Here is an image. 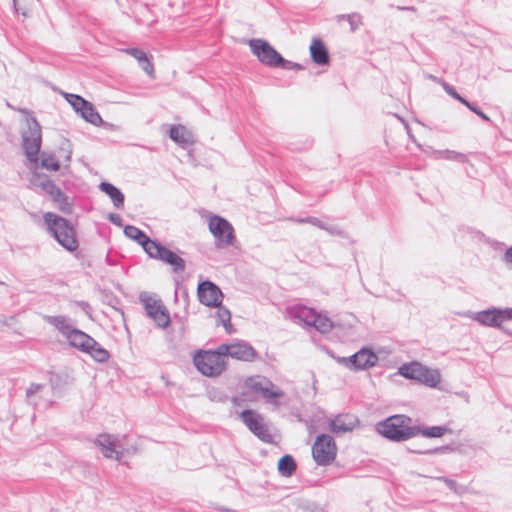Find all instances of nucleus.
I'll return each instance as SVG.
<instances>
[{
	"label": "nucleus",
	"instance_id": "1",
	"mask_svg": "<svg viewBox=\"0 0 512 512\" xmlns=\"http://www.w3.org/2000/svg\"><path fill=\"white\" fill-rule=\"evenodd\" d=\"M375 431L391 442L400 443L416 437L418 426L413 424L411 417L395 414L376 423Z\"/></svg>",
	"mask_w": 512,
	"mask_h": 512
},
{
	"label": "nucleus",
	"instance_id": "2",
	"mask_svg": "<svg viewBox=\"0 0 512 512\" xmlns=\"http://www.w3.org/2000/svg\"><path fill=\"white\" fill-rule=\"evenodd\" d=\"M43 218L47 229L59 245L68 252L78 250L76 229L70 220L52 212H46Z\"/></svg>",
	"mask_w": 512,
	"mask_h": 512
},
{
	"label": "nucleus",
	"instance_id": "3",
	"mask_svg": "<svg viewBox=\"0 0 512 512\" xmlns=\"http://www.w3.org/2000/svg\"><path fill=\"white\" fill-rule=\"evenodd\" d=\"M220 345L216 349H198L193 354L195 368L206 377L214 378L220 376L227 368Z\"/></svg>",
	"mask_w": 512,
	"mask_h": 512
},
{
	"label": "nucleus",
	"instance_id": "4",
	"mask_svg": "<svg viewBox=\"0 0 512 512\" xmlns=\"http://www.w3.org/2000/svg\"><path fill=\"white\" fill-rule=\"evenodd\" d=\"M398 374L430 388L437 387L441 381V375L437 369L429 368L417 361L402 364L398 368Z\"/></svg>",
	"mask_w": 512,
	"mask_h": 512
},
{
	"label": "nucleus",
	"instance_id": "5",
	"mask_svg": "<svg viewBox=\"0 0 512 512\" xmlns=\"http://www.w3.org/2000/svg\"><path fill=\"white\" fill-rule=\"evenodd\" d=\"M28 131L22 134V147L30 162H37L42 145L41 126L35 117L27 119Z\"/></svg>",
	"mask_w": 512,
	"mask_h": 512
},
{
	"label": "nucleus",
	"instance_id": "6",
	"mask_svg": "<svg viewBox=\"0 0 512 512\" xmlns=\"http://www.w3.org/2000/svg\"><path fill=\"white\" fill-rule=\"evenodd\" d=\"M337 446L334 438L326 433L319 434L312 445V456L318 466H328L336 458Z\"/></svg>",
	"mask_w": 512,
	"mask_h": 512
},
{
	"label": "nucleus",
	"instance_id": "7",
	"mask_svg": "<svg viewBox=\"0 0 512 512\" xmlns=\"http://www.w3.org/2000/svg\"><path fill=\"white\" fill-rule=\"evenodd\" d=\"M209 230L215 238V246L224 248L233 245L236 236L232 224L220 215H213L209 219Z\"/></svg>",
	"mask_w": 512,
	"mask_h": 512
},
{
	"label": "nucleus",
	"instance_id": "8",
	"mask_svg": "<svg viewBox=\"0 0 512 512\" xmlns=\"http://www.w3.org/2000/svg\"><path fill=\"white\" fill-rule=\"evenodd\" d=\"M248 46L257 60L267 67L276 68L282 59V55L265 39L252 38Z\"/></svg>",
	"mask_w": 512,
	"mask_h": 512
},
{
	"label": "nucleus",
	"instance_id": "9",
	"mask_svg": "<svg viewBox=\"0 0 512 512\" xmlns=\"http://www.w3.org/2000/svg\"><path fill=\"white\" fill-rule=\"evenodd\" d=\"M140 301L144 306L146 315L151 318L158 328L166 329L171 323L168 309L161 299H154L146 294L140 295Z\"/></svg>",
	"mask_w": 512,
	"mask_h": 512
},
{
	"label": "nucleus",
	"instance_id": "10",
	"mask_svg": "<svg viewBox=\"0 0 512 512\" xmlns=\"http://www.w3.org/2000/svg\"><path fill=\"white\" fill-rule=\"evenodd\" d=\"M270 387H273V383L269 379L251 376L244 381L242 395L260 394L263 398L269 400L280 398L284 395L282 390H272Z\"/></svg>",
	"mask_w": 512,
	"mask_h": 512
},
{
	"label": "nucleus",
	"instance_id": "11",
	"mask_svg": "<svg viewBox=\"0 0 512 512\" xmlns=\"http://www.w3.org/2000/svg\"><path fill=\"white\" fill-rule=\"evenodd\" d=\"M240 418L259 440L267 444L274 442L268 426L264 423L263 417L258 412L252 409H245L240 413Z\"/></svg>",
	"mask_w": 512,
	"mask_h": 512
},
{
	"label": "nucleus",
	"instance_id": "12",
	"mask_svg": "<svg viewBox=\"0 0 512 512\" xmlns=\"http://www.w3.org/2000/svg\"><path fill=\"white\" fill-rule=\"evenodd\" d=\"M147 254L150 258L160 260L171 266L174 273H180L185 270V260L158 240H156Z\"/></svg>",
	"mask_w": 512,
	"mask_h": 512
},
{
	"label": "nucleus",
	"instance_id": "13",
	"mask_svg": "<svg viewBox=\"0 0 512 512\" xmlns=\"http://www.w3.org/2000/svg\"><path fill=\"white\" fill-rule=\"evenodd\" d=\"M220 349L223 351L224 357L229 356L245 362H252L258 356L254 347L243 340L231 344L223 343L220 345Z\"/></svg>",
	"mask_w": 512,
	"mask_h": 512
},
{
	"label": "nucleus",
	"instance_id": "14",
	"mask_svg": "<svg viewBox=\"0 0 512 512\" xmlns=\"http://www.w3.org/2000/svg\"><path fill=\"white\" fill-rule=\"evenodd\" d=\"M197 296L201 304L211 308L219 306L224 297L219 286L208 279L198 284Z\"/></svg>",
	"mask_w": 512,
	"mask_h": 512
},
{
	"label": "nucleus",
	"instance_id": "15",
	"mask_svg": "<svg viewBox=\"0 0 512 512\" xmlns=\"http://www.w3.org/2000/svg\"><path fill=\"white\" fill-rule=\"evenodd\" d=\"M470 317L480 325L492 328H502V323L506 321L504 308L495 306L473 312Z\"/></svg>",
	"mask_w": 512,
	"mask_h": 512
},
{
	"label": "nucleus",
	"instance_id": "16",
	"mask_svg": "<svg viewBox=\"0 0 512 512\" xmlns=\"http://www.w3.org/2000/svg\"><path fill=\"white\" fill-rule=\"evenodd\" d=\"M105 458H115L120 460L122 453L117 451V439L109 433L99 434L93 441Z\"/></svg>",
	"mask_w": 512,
	"mask_h": 512
},
{
	"label": "nucleus",
	"instance_id": "17",
	"mask_svg": "<svg viewBox=\"0 0 512 512\" xmlns=\"http://www.w3.org/2000/svg\"><path fill=\"white\" fill-rule=\"evenodd\" d=\"M65 338L71 347L83 353L89 352L88 349L92 348L93 346L91 345L95 343L93 337L76 327H74Z\"/></svg>",
	"mask_w": 512,
	"mask_h": 512
},
{
	"label": "nucleus",
	"instance_id": "18",
	"mask_svg": "<svg viewBox=\"0 0 512 512\" xmlns=\"http://www.w3.org/2000/svg\"><path fill=\"white\" fill-rule=\"evenodd\" d=\"M359 420L349 414H339L329 421V429L334 434H344L354 430L358 426Z\"/></svg>",
	"mask_w": 512,
	"mask_h": 512
},
{
	"label": "nucleus",
	"instance_id": "19",
	"mask_svg": "<svg viewBox=\"0 0 512 512\" xmlns=\"http://www.w3.org/2000/svg\"><path fill=\"white\" fill-rule=\"evenodd\" d=\"M124 235L142 246L146 253L149 252L156 239H151L143 230L134 225L124 226Z\"/></svg>",
	"mask_w": 512,
	"mask_h": 512
},
{
	"label": "nucleus",
	"instance_id": "20",
	"mask_svg": "<svg viewBox=\"0 0 512 512\" xmlns=\"http://www.w3.org/2000/svg\"><path fill=\"white\" fill-rule=\"evenodd\" d=\"M289 317L298 324H304L306 326L312 325V321L316 311L312 308H308L302 305H295L287 308Z\"/></svg>",
	"mask_w": 512,
	"mask_h": 512
},
{
	"label": "nucleus",
	"instance_id": "21",
	"mask_svg": "<svg viewBox=\"0 0 512 512\" xmlns=\"http://www.w3.org/2000/svg\"><path fill=\"white\" fill-rule=\"evenodd\" d=\"M125 52L135 58L138 61L139 66L145 71L151 78H154V65L152 62V55H149L144 50L133 47L125 49Z\"/></svg>",
	"mask_w": 512,
	"mask_h": 512
},
{
	"label": "nucleus",
	"instance_id": "22",
	"mask_svg": "<svg viewBox=\"0 0 512 512\" xmlns=\"http://www.w3.org/2000/svg\"><path fill=\"white\" fill-rule=\"evenodd\" d=\"M310 56L316 65L324 66L330 62V56L327 47L321 39H313L310 45Z\"/></svg>",
	"mask_w": 512,
	"mask_h": 512
},
{
	"label": "nucleus",
	"instance_id": "23",
	"mask_svg": "<svg viewBox=\"0 0 512 512\" xmlns=\"http://www.w3.org/2000/svg\"><path fill=\"white\" fill-rule=\"evenodd\" d=\"M49 383L54 393L62 392L68 386L72 385L73 378L66 371L48 372Z\"/></svg>",
	"mask_w": 512,
	"mask_h": 512
},
{
	"label": "nucleus",
	"instance_id": "24",
	"mask_svg": "<svg viewBox=\"0 0 512 512\" xmlns=\"http://www.w3.org/2000/svg\"><path fill=\"white\" fill-rule=\"evenodd\" d=\"M99 189L111 199L115 208L121 209L124 207L125 196L118 187L110 182L102 181L99 184Z\"/></svg>",
	"mask_w": 512,
	"mask_h": 512
},
{
	"label": "nucleus",
	"instance_id": "25",
	"mask_svg": "<svg viewBox=\"0 0 512 512\" xmlns=\"http://www.w3.org/2000/svg\"><path fill=\"white\" fill-rule=\"evenodd\" d=\"M168 134L169 138L182 148H187L193 144L191 134L182 125H171Z\"/></svg>",
	"mask_w": 512,
	"mask_h": 512
},
{
	"label": "nucleus",
	"instance_id": "26",
	"mask_svg": "<svg viewBox=\"0 0 512 512\" xmlns=\"http://www.w3.org/2000/svg\"><path fill=\"white\" fill-rule=\"evenodd\" d=\"M45 321L57 329L64 337L74 328L71 319L65 315H46Z\"/></svg>",
	"mask_w": 512,
	"mask_h": 512
},
{
	"label": "nucleus",
	"instance_id": "27",
	"mask_svg": "<svg viewBox=\"0 0 512 512\" xmlns=\"http://www.w3.org/2000/svg\"><path fill=\"white\" fill-rule=\"evenodd\" d=\"M358 355H361L357 360L360 366L359 371L368 370L374 367L379 361L378 355L370 347H362L358 351Z\"/></svg>",
	"mask_w": 512,
	"mask_h": 512
},
{
	"label": "nucleus",
	"instance_id": "28",
	"mask_svg": "<svg viewBox=\"0 0 512 512\" xmlns=\"http://www.w3.org/2000/svg\"><path fill=\"white\" fill-rule=\"evenodd\" d=\"M278 473L283 477H291L297 470V462L291 454H284L277 463Z\"/></svg>",
	"mask_w": 512,
	"mask_h": 512
},
{
	"label": "nucleus",
	"instance_id": "29",
	"mask_svg": "<svg viewBox=\"0 0 512 512\" xmlns=\"http://www.w3.org/2000/svg\"><path fill=\"white\" fill-rule=\"evenodd\" d=\"M86 122L94 125V126H102L104 121L100 116L99 112L96 110L94 105L90 101H86V105H84L83 109L78 113Z\"/></svg>",
	"mask_w": 512,
	"mask_h": 512
},
{
	"label": "nucleus",
	"instance_id": "30",
	"mask_svg": "<svg viewBox=\"0 0 512 512\" xmlns=\"http://www.w3.org/2000/svg\"><path fill=\"white\" fill-rule=\"evenodd\" d=\"M215 308L217 309L215 312L216 325H222L228 334L233 333L234 328L231 323L230 310L227 307L223 306L222 303L219 304V306H216Z\"/></svg>",
	"mask_w": 512,
	"mask_h": 512
},
{
	"label": "nucleus",
	"instance_id": "31",
	"mask_svg": "<svg viewBox=\"0 0 512 512\" xmlns=\"http://www.w3.org/2000/svg\"><path fill=\"white\" fill-rule=\"evenodd\" d=\"M54 184L50 177L44 173L34 172L30 178V185L39 188L45 194L50 192Z\"/></svg>",
	"mask_w": 512,
	"mask_h": 512
},
{
	"label": "nucleus",
	"instance_id": "32",
	"mask_svg": "<svg viewBox=\"0 0 512 512\" xmlns=\"http://www.w3.org/2000/svg\"><path fill=\"white\" fill-rule=\"evenodd\" d=\"M418 426V435H422L426 438H440L446 433H451L452 430L447 425L429 426L422 427Z\"/></svg>",
	"mask_w": 512,
	"mask_h": 512
},
{
	"label": "nucleus",
	"instance_id": "33",
	"mask_svg": "<svg viewBox=\"0 0 512 512\" xmlns=\"http://www.w3.org/2000/svg\"><path fill=\"white\" fill-rule=\"evenodd\" d=\"M311 327H314L321 333H327L333 328V322L330 318L320 313H315Z\"/></svg>",
	"mask_w": 512,
	"mask_h": 512
},
{
	"label": "nucleus",
	"instance_id": "34",
	"mask_svg": "<svg viewBox=\"0 0 512 512\" xmlns=\"http://www.w3.org/2000/svg\"><path fill=\"white\" fill-rule=\"evenodd\" d=\"M92 346V348L88 349L89 352H85L86 354H89L96 362L99 363H105L109 360L110 353L107 349L102 347L96 340Z\"/></svg>",
	"mask_w": 512,
	"mask_h": 512
},
{
	"label": "nucleus",
	"instance_id": "35",
	"mask_svg": "<svg viewBox=\"0 0 512 512\" xmlns=\"http://www.w3.org/2000/svg\"><path fill=\"white\" fill-rule=\"evenodd\" d=\"M438 481L443 482L448 489L454 492L458 496H462L468 492V487L462 484L457 483L455 480L447 477L441 476L437 478Z\"/></svg>",
	"mask_w": 512,
	"mask_h": 512
},
{
	"label": "nucleus",
	"instance_id": "36",
	"mask_svg": "<svg viewBox=\"0 0 512 512\" xmlns=\"http://www.w3.org/2000/svg\"><path fill=\"white\" fill-rule=\"evenodd\" d=\"M455 450L454 446L451 444L443 445L430 449H410L411 453L418 455H436V454H444L448 452H453Z\"/></svg>",
	"mask_w": 512,
	"mask_h": 512
},
{
	"label": "nucleus",
	"instance_id": "37",
	"mask_svg": "<svg viewBox=\"0 0 512 512\" xmlns=\"http://www.w3.org/2000/svg\"><path fill=\"white\" fill-rule=\"evenodd\" d=\"M41 167L49 171L57 172L60 170L61 164L52 154L42 153Z\"/></svg>",
	"mask_w": 512,
	"mask_h": 512
},
{
	"label": "nucleus",
	"instance_id": "38",
	"mask_svg": "<svg viewBox=\"0 0 512 512\" xmlns=\"http://www.w3.org/2000/svg\"><path fill=\"white\" fill-rule=\"evenodd\" d=\"M63 95L77 114L83 109L84 105H86L87 100L78 94L64 92Z\"/></svg>",
	"mask_w": 512,
	"mask_h": 512
},
{
	"label": "nucleus",
	"instance_id": "39",
	"mask_svg": "<svg viewBox=\"0 0 512 512\" xmlns=\"http://www.w3.org/2000/svg\"><path fill=\"white\" fill-rule=\"evenodd\" d=\"M438 153L440 154L441 158L446 159V160L457 161L460 163L468 162V158L465 154L454 151V150L445 149V150L439 151Z\"/></svg>",
	"mask_w": 512,
	"mask_h": 512
},
{
	"label": "nucleus",
	"instance_id": "40",
	"mask_svg": "<svg viewBox=\"0 0 512 512\" xmlns=\"http://www.w3.org/2000/svg\"><path fill=\"white\" fill-rule=\"evenodd\" d=\"M296 222H298V223H309V224H312V225H314V226H316V227H318L320 229L329 231L330 233H334L333 228L328 227L323 221H321L317 217L307 216V217H304V218H297Z\"/></svg>",
	"mask_w": 512,
	"mask_h": 512
},
{
	"label": "nucleus",
	"instance_id": "41",
	"mask_svg": "<svg viewBox=\"0 0 512 512\" xmlns=\"http://www.w3.org/2000/svg\"><path fill=\"white\" fill-rule=\"evenodd\" d=\"M55 204L64 214H71L73 211V203L65 193L62 195V197L58 198Z\"/></svg>",
	"mask_w": 512,
	"mask_h": 512
},
{
	"label": "nucleus",
	"instance_id": "42",
	"mask_svg": "<svg viewBox=\"0 0 512 512\" xmlns=\"http://www.w3.org/2000/svg\"><path fill=\"white\" fill-rule=\"evenodd\" d=\"M464 106H466L471 112H473L474 114L479 116L485 122H488V123L491 122L490 117L482 111V109L478 106V104L476 102H471L469 100H466V102L464 103Z\"/></svg>",
	"mask_w": 512,
	"mask_h": 512
},
{
	"label": "nucleus",
	"instance_id": "43",
	"mask_svg": "<svg viewBox=\"0 0 512 512\" xmlns=\"http://www.w3.org/2000/svg\"><path fill=\"white\" fill-rule=\"evenodd\" d=\"M441 84H442V87L444 89V91L449 95L451 96L453 99L459 101L461 104L464 105V103L466 102V98L462 97L456 90V88L452 85H450L449 83L445 82V81H441Z\"/></svg>",
	"mask_w": 512,
	"mask_h": 512
},
{
	"label": "nucleus",
	"instance_id": "44",
	"mask_svg": "<svg viewBox=\"0 0 512 512\" xmlns=\"http://www.w3.org/2000/svg\"><path fill=\"white\" fill-rule=\"evenodd\" d=\"M276 68H281V69H284V70H296V71H299V70H303L304 66L301 65L300 63H296V62L287 60V59H285L282 56V59H280V61L278 62V65H277Z\"/></svg>",
	"mask_w": 512,
	"mask_h": 512
},
{
	"label": "nucleus",
	"instance_id": "45",
	"mask_svg": "<svg viewBox=\"0 0 512 512\" xmlns=\"http://www.w3.org/2000/svg\"><path fill=\"white\" fill-rule=\"evenodd\" d=\"M347 21L350 25V31L355 32L363 24L362 16L359 13H351L347 16Z\"/></svg>",
	"mask_w": 512,
	"mask_h": 512
},
{
	"label": "nucleus",
	"instance_id": "46",
	"mask_svg": "<svg viewBox=\"0 0 512 512\" xmlns=\"http://www.w3.org/2000/svg\"><path fill=\"white\" fill-rule=\"evenodd\" d=\"M103 302L112 308L117 309V306L120 304V299L115 296L111 291L103 290Z\"/></svg>",
	"mask_w": 512,
	"mask_h": 512
},
{
	"label": "nucleus",
	"instance_id": "47",
	"mask_svg": "<svg viewBox=\"0 0 512 512\" xmlns=\"http://www.w3.org/2000/svg\"><path fill=\"white\" fill-rule=\"evenodd\" d=\"M207 394L209 399L215 402H226L228 399L227 394H225L222 390L216 388L208 390Z\"/></svg>",
	"mask_w": 512,
	"mask_h": 512
},
{
	"label": "nucleus",
	"instance_id": "48",
	"mask_svg": "<svg viewBox=\"0 0 512 512\" xmlns=\"http://www.w3.org/2000/svg\"><path fill=\"white\" fill-rule=\"evenodd\" d=\"M477 235H478L479 239H481L484 242H486L494 250L500 251L505 246V244L503 242H499L497 240L490 239V238L486 237L485 234L480 232V231L477 232Z\"/></svg>",
	"mask_w": 512,
	"mask_h": 512
},
{
	"label": "nucleus",
	"instance_id": "49",
	"mask_svg": "<svg viewBox=\"0 0 512 512\" xmlns=\"http://www.w3.org/2000/svg\"><path fill=\"white\" fill-rule=\"evenodd\" d=\"M361 355H358V351L355 352L354 354L348 356V369L351 370V371H359V365H358V358L360 357Z\"/></svg>",
	"mask_w": 512,
	"mask_h": 512
},
{
	"label": "nucleus",
	"instance_id": "50",
	"mask_svg": "<svg viewBox=\"0 0 512 512\" xmlns=\"http://www.w3.org/2000/svg\"><path fill=\"white\" fill-rule=\"evenodd\" d=\"M43 385L42 384H37V383H31L29 385V387L27 388L26 390V397L27 399L30 401L32 399V397L40 390L42 389Z\"/></svg>",
	"mask_w": 512,
	"mask_h": 512
},
{
	"label": "nucleus",
	"instance_id": "51",
	"mask_svg": "<svg viewBox=\"0 0 512 512\" xmlns=\"http://www.w3.org/2000/svg\"><path fill=\"white\" fill-rule=\"evenodd\" d=\"M63 194L64 192L56 184H54V186L52 187L50 192H48L47 195H49L51 200L55 203L59 197H62Z\"/></svg>",
	"mask_w": 512,
	"mask_h": 512
},
{
	"label": "nucleus",
	"instance_id": "52",
	"mask_svg": "<svg viewBox=\"0 0 512 512\" xmlns=\"http://www.w3.org/2000/svg\"><path fill=\"white\" fill-rule=\"evenodd\" d=\"M107 219L117 227H124L123 219L117 213H109Z\"/></svg>",
	"mask_w": 512,
	"mask_h": 512
},
{
	"label": "nucleus",
	"instance_id": "53",
	"mask_svg": "<svg viewBox=\"0 0 512 512\" xmlns=\"http://www.w3.org/2000/svg\"><path fill=\"white\" fill-rule=\"evenodd\" d=\"M76 305L89 317H91V306L87 301H77Z\"/></svg>",
	"mask_w": 512,
	"mask_h": 512
},
{
	"label": "nucleus",
	"instance_id": "54",
	"mask_svg": "<svg viewBox=\"0 0 512 512\" xmlns=\"http://www.w3.org/2000/svg\"><path fill=\"white\" fill-rule=\"evenodd\" d=\"M502 261L508 265H512V246L511 247H508L503 256H502Z\"/></svg>",
	"mask_w": 512,
	"mask_h": 512
},
{
	"label": "nucleus",
	"instance_id": "55",
	"mask_svg": "<svg viewBox=\"0 0 512 512\" xmlns=\"http://www.w3.org/2000/svg\"><path fill=\"white\" fill-rule=\"evenodd\" d=\"M328 354L333 358L335 359L339 364H342L343 366H345L347 369H348V357H341V356H336L333 352L331 351H328Z\"/></svg>",
	"mask_w": 512,
	"mask_h": 512
},
{
	"label": "nucleus",
	"instance_id": "56",
	"mask_svg": "<svg viewBox=\"0 0 512 512\" xmlns=\"http://www.w3.org/2000/svg\"><path fill=\"white\" fill-rule=\"evenodd\" d=\"M506 321L512 320V307H506L504 308Z\"/></svg>",
	"mask_w": 512,
	"mask_h": 512
},
{
	"label": "nucleus",
	"instance_id": "57",
	"mask_svg": "<svg viewBox=\"0 0 512 512\" xmlns=\"http://www.w3.org/2000/svg\"><path fill=\"white\" fill-rule=\"evenodd\" d=\"M397 9L401 10V11H408V10H414V7H412V6H398Z\"/></svg>",
	"mask_w": 512,
	"mask_h": 512
},
{
	"label": "nucleus",
	"instance_id": "58",
	"mask_svg": "<svg viewBox=\"0 0 512 512\" xmlns=\"http://www.w3.org/2000/svg\"><path fill=\"white\" fill-rule=\"evenodd\" d=\"M347 16H349V14H340V15H337V21L340 22L342 20H347Z\"/></svg>",
	"mask_w": 512,
	"mask_h": 512
},
{
	"label": "nucleus",
	"instance_id": "59",
	"mask_svg": "<svg viewBox=\"0 0 512 512\" xmlns=\"http://www.w3.org/2000/svg\"><path fill=\"white\" fill-rule=\"evenodd\" d=\"M12 2H13L14 13L15 14H19V9H18V6H17V0H12Z\"/></svg>",
	"mask_w": 512,
	"mask_h": 512
},
{
	"label": "nucleus",
	"instance_id": "60",
	"mask_svg": "<svg viewBox=\"0 0 512 512\" xmlns=\"http://www.w3.org/2000/svg\"><path fill=\"white\" fill-rule=\"evenodd\" d=\"M502 332L506 333L507 335H512V331L510 329H507L506 327L502 326V328H498Z\"/></svg>",
	"mask_w": 512,
	"mask_h": 512
},
{
	"label": "nucleus",
	"instance_id": "61",
	"mask_svg": "<svg viewBox=\"0 0 512 512\" xmlns=\"http://www.w3.org/2000/svg\"><path fill=\"white\" fill-rule=\"evenodd\" d=\"M411 448H408V450L410 451ZM414 449H421L419 446H416Z\"/></svg>",
	"mask_w": 512,
	"mask_h": 512
}]
</instances>
